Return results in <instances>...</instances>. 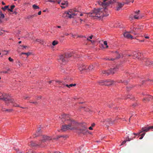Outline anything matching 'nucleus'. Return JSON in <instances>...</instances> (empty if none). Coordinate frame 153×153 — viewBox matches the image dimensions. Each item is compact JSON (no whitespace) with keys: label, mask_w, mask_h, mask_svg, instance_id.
<instances>
[{"label":"nucleus","mask_w":153,"mask_h":153,"mask_svg":"<svg viewBox=\"0 0 153 153\" xmlns=\"http://www.w3.org/2000/svg\"><path fill=\"white\" fill-rule=\"evenodd\" d=\"M106 120V122H108L109 125H113L114 122V120L111 121V120L110 119H107Z\"/></svg>","instance_id":"393cba45"},{"label":"nucleus","mask_w":153,"mask_h":153,"mask_svg":"<svg viewBox=\"0 0 153 153\" xmlns=\"http://www.w3.org/2000/svg\"><path fill=\"white\" fill-rule=\"evenodd\" d=\"M143 132V131H139L138 133V134H141V133Z\"/></svg>","instance_id":"bf43d9fd"},{"label":"nucleus","mask_w":153,"mask_h":153,"mask_svg":"<svg viewBox=\"0 0 153 153\" xmlns=\"http://www.w3.org/2000/svg\"><path fill=\"white\" fill-rule=\"evenodd\" d=\"M64 35L66 36H68L69 35V34L67 33H64Z\"/></svg>","instance_id":"4d7b16f0"},{"label":"nucleus","mask_w":153,"mask_h":153,"mask_svg":"<svg viewBox=\"0 0 153 153\" xmlns=\"http://www.w3.org/2000/svg\"><path fill=\"white\" fill-rule=\"evenodd\" d=\"M31 54H32V53L31 52H30L25 53V54L27 55V56H29Z\"/></svg>","instance_id":"a19ab883"},{"label":"nucleus","mask_w":153,"mask_h":153,"mask_svg":"<svg viewBox=\"0 0 153 153\" xmlns=\"http://www.w3.org/2000/svg\"><path fill=\"white\" fill-rule=\"evenodd\" d=\"M4 17V14L0 12V23L2 22L1 19L3 18Z\"/></svg>","instance_id":"c756f323"},{"label":"nucleus","mask_w":153,"mask_h":153,"mask_svg":"<svg viewBox=\"0 0 153 153\" xmlns=\"http://www.w3.org/2000/svg\"><path fill=\"white\" fill-rule=\"evenodd\" d=\"M29 145L32 147L36 146H40L42 147L41 146V143L40 141L39 143H36L34 141H32L30 143Z\"/></svg>","instance_id":"ddd939ff"},{"label":"nucleus","mask_w":153,"mask_h":153,"mask_svg":"<svg viewBox=\"0 0 153 153\" xmlns=\"http://www.w3.org/2000/svg\"><path fill=\"white\" fill-rule=\"evenodd\" d=\"M61 4L62 6L65 5V6H62L61 7L62 8H65L66 7H67L68 6V3L67 1H65L64 2L61 3Z\"/></svg>","instance_id":"6ab92c4d"},{"label":"nucleus","mask_w":153,"mask_h":153,"mask_svg":"<svg viewBox=\"0 0 153 153\" xmlns=\"http://www.w3.org/2000/svg\"><path fill=\"white\" fill-rule=\"evenodd\" d=\"M41 11H40L38 13V15H40L41 14Z\"/></svg>","instance_id":"5fc2aeb1"},{"label":"nucleus","mask_w":153,"mask_h":153,"mask_svg":"<svg viewBox=\"0 0 153 153\" xmlns=\"http://www.w3.org/2000/svg\"><path fill=\"white\" fill-rule=\"evenodd\" d=\"M96 65L95 64H94V65H91L89 66L88 67V69L89 70H92V69H93L94 68H95L96 67Z\"/></svg>","instance_id":"bb28decb"},{"label":"nucleus","mask_w":153,"mask_h":153,"mask_svg":"<svg viewBox=\"0 0 153 153\" xmlns=\"http://www.w3.org/2000/svg\"><path fill=\"white\" fill-rule=\"evenodd\" d=\"M130 33H131L130 31L129 32H126L124 33L123 35L125 37L128 39H134V37H133Z\"/></svg>","instance_id":"9b49d317"},{"label":"nucleus","mask_w":153,"mask_h":153,"mask_svg":"<svg viewBox=\"0 0 153 153\" xmlns=\"http://www.w3.org/2000/svg\"><path fill=\"white\" fill-rule=\"evenodd\" d=\"M3 72V73H5V74L8 73L7 71H3V72Z\"/></svg>","instance_id":"603ef678"},{"label":"nucleus","mask_w":153,"mask_h":153,"mask_svg":"<svg viewBox=\"0 0 153 153\" xmlns=\"http://www.w3.org/2000/svg\"><path fill=\"white\" fill-rule=\"evenodd\" d=\"M132 87L131 86H129L128 87H127V90L128 91H129L130 90V89L132 88Z\"/></svg>","instance_id":"79ce46f5"},{"label":"nucleus","mask_w":153,"mask_h":153,"mask_svg":"<svg viewBox=\"0 0 153 153\" xmlns=\"http://www.w3.org/2000/svg\"><path fill=\"white\" fill-rule=\"evenodd\" d=\"M80 22H81V23H82V21L84 22V21H83V20L82 19H80Z\"/></svg>","instance_id":"052dcab7"},{"label":"nucleus","mask_w":153,"mask_h":153,"mask_svg":"<svg viewBox=\"0 0 153 153\" xmlns=\"http://www.w3.org/2000/svg\"><path fill=\"white\" fill-rule=\"evenodd\" d=\"M13 106L15 107H20L19 105L16 103H14L13 105Z\"/></svg>","instance_id":"a18cd8bd"},{"label":"nucleus","mask_w":153,"mask_h":153,"mask_svg":"<svg viewBox=\"0 0 153 153\" xmlns=\"http://www.w3.org/2000/svg\"><path fill=\"white\" fill-rule=\"evenodd\" d=\"M48 1L51 2H55L56 1L57 2V3L59 4H60V3L61 2V0H59V1H57V0H48Z\"/></svg>","instance_id":"cd10ccee"},{"label":"nucleus","mask_w":153,"mask_h":153,"mask_svg":"<svg viewBox=\"0 0 153 153\" xmlns=\"http://www.w3.org/2000/svg\"><path fill=\"white\" fill-rule=\"evenodd\" d=\"M76 128V124L74 121H71V123L68 125H62L61 128L62 130L65 131L67 130H73Z\"/></svg>","instance_id":"f03ea898"},{"label":"nucleus","mask_w":153,"mask_h":153,"mask_svg":"<svg viewBox=\"0 0 153 153\" xmlns=\"http://www.w3.org/2000/svg\"><path fill=\"white\" fill-rule=\"evenodd\" d=\"M7 100H4L5 102L7 104L9 103H13L14 101V100L13 99H9L7 98Z\"/></svg>","instance_id":"412c9836"},{"label":"nucleus","mask_w":153,"mask_h":153,"mask_svg":"<svg viewBox=\"0 0 153 153\" xmlns=\"http://www.w3.org/2000/svg\"><path fill=\"white\" fill-rule=\"evenodd\" d=\"M145 37L146 39H149V37L148 36H146Z\"/></svg>","instance_id":"338daca9"},{"label":"nucleus","mask_w":153,"mask_h":153,"mask_svg":"<svg viewBox=\"0 0 153 153\" xmlns=\"http://www.w3.org/2000/svg\"><path fill=\"white\" fill-rule=\"evenodd\" d=\"M79 68L80 71H83L86 70V67L83 65H79Z\"/></svg>","instance_id":"aec40b11"},{"label":"nucleus","mask_w":153,"mask_h":153,"mask_svg":"<svg viewBox=\"0 0 153 153\" xmlns=\"http://www.w3.org/2000/svg\"><path fill=\"white\" fill-rule=\"evenodd\" d=\"M114 82L113 81L111 80H104L99 81V83L102 85H105L108 86L112 85Z\"/></svg>","instance_id":"0eeeda50"},{"label":"nucleus","mask_w":153,"mask_h":153,"mask_svg":"<svg viewBox=\"0 0 153 153\" xmlns=\"http://www.w3.org/2000/svg\"><path fill=\"white\" fill-rule=\"evenodd\" d=\"M57 82L59 83L60 85H61L59 86V87L62 88H63L64 86H66L67 87H68L69 88H70V87H72L73 86H75L76 85V84H71L69 85L68 84H65L62 82H61L59 81H56Z\"/></svg>","instance_id":"9d476101"},{"label":"nucleus","mask_w":153,"mask_h":153,"mask_svg":"<svg viewBox=\"0 0 153 153\" xmlns=\"http://www.w3.org/2000/svg\"><path fill=\"white\" fill-rule=\"evenodd\" d=\"M92 127L91 126H90V127L89 128V129H90V130H93V128H92Z\"/></svg>","instance_id":"6e6d98bb"},{"label":"nucleus","mask_w":153,"mask_h":153,"mask_svg":"<svg viewBox=\"0 0 153 153\" xmlns=\"http://www.w3.org/2000/svg\"><path fill=\"white\" fill-rule=\"evenodd\" d=\"M132 98L131 97L130 95H128L127 98H126V99L128 98H131V99Z\"/></svg>","instance_id":"3c124183"},{"label":"nucleus","mask_w":153,"mask_h":153,"mask_svg":"<svg viewBox=\"0 0 153 153\" xmlns=\"http://www.w3.org/2000/svg\"><path fill=\"white\" fill-rule=\"evenodd\" d=\"M17 64L19 66H20L21 65H22V64L19 62H18L17 63Z\"/></svg>","instance_id":"8fccbe9b"},{"label":"nucleus","mask_w":153,"mask_h":153,"mask_svg":"<svg viewBox=\"0 0 153 153\" xmlns=\"http://www.w3.org/2000/svg\"><path fill=\"white\" fill-rule=\"evenodd\" d=\"M124 82V80L122 81V80H120V81L119 82Z\"/></svg>","instance_id":"680f3d73"},{"label":"nucleus","mask_w":153,"mask_h":153,"mask_svg":"<svg viewBox=\"0 0 153 153\" xmlns=\"http://www.w3.org/2000/svg\"><path fill=\"white\" fill-rule=\"evenodd\" d=\"M117 68L116 67L113 69H111L110 70H109L106 71H102V73L103 74H105V76H108L110 74H114L115 72L117 71Z\"/></svg>","instance_id":"423d86ee"},{"label":"nucleus","mask_w":153,"mask_h":153,"mask_svg":"<svg viewBox=\"0 0 153 153\" xmlns=\"http://www.w3.org/2000/svg\"><path fill=\"white\" fill-rule=\"evenodd\" d=\"M150 128H149V126H145L142 127L141 128V130L143 132H147L150 129Z\"/></svg>","instance_id":"f3484780"},{"label":"nucleus","mask_w":153,"mask_h":153,"mask_svg":"<svg viewBox=\"0 0 153 153\" xmlns=\"http://www.w3.org/2000/svg\"><path fill=\"white\" fill-rule=\"evenodd\" d=\"M116 54L117 55V56L116 58H111L110 59H108L110 60L113 61L115 59L120 58L121 56V55L120 54H118L117 51L116 52Z\"/></svg>","instance_id":"b1692460"},{"label":"nucleus","mask_w":153,"mask_h":153,"mask_svg":"<svg viewBox=\"0 0 153 153\" xmlns=\"http://www.w3.org/2000/svg\"><path fill=\"white\" fill-rule=\"evenodd\" d=\"M32 7H33V8L34 9H37L39 8V6L37 5H36L35 4H33L32 6Z\"/></svg>","instance_id":"c9c22d12"},{"label":"nucleus","mask_w":153,"mask_h":153,"mask_svg":"<svg viewBox=\"0 0 153 153\" xmlns=\"http://www.w3.org/2000/svg\"><path fill=\"white\" fill-rule=\"evenodd\" d=\"M149 127V128H150V129H153V126H150Z\"/></svg>","instance_id":"0e129e2a"},{"label":"nucleus","mask_w":153,"mask_h":153,"mask_svg":"<svg viewBox=\"0 0 153 153\" xmlns=\"http://www.w3.org/2000/svg\"><path fill=\"white\" fill-rule=\"evenodd\" d=\"M143 28L142 25L137 26L136 27H133L131 28L130 33L135 35L138 34L137 32L141 31Z\"/></svg>","instance_id":"39448f33"},{"label":"nucleus","mask_w":153,"mask_h":153,"mask_svg":"<svg viewBox=\"0 0 153 153\" xmlns=\"http://www.w3.org/2000/svg\"><path fill=\"white\" fill-rule=\"evenodd\" d=\"M8 59L10 61L12 62L13 61V59L11 58L10 57H9L8 58Z\"/></svg>","instance_id":"49530a36"},{"label":"nucleus","mask_w":153,"mask_h":153,"mask_svg":"<svg viewBox=\"0 0 153 153\" xmlns=\"http://www.w3.org/2000/svg\"><path fill=\"white\" fill-rule=\"evenodd\" d=\"M2 4L3 5H5V3H4L3 1H2Z\"/></svg>","instance_id":"e2e57ef3"},{"label":"nucleus","mask_w":153,"mask_h":153,"mask_svg":"<svg viewBox=\"0 0 153 153\" xmlns=\"http://www.w3.org/2000/svg\"><path fill=\"white\" fill-rule=\"evenodd\" d=\"M131 139L129 138L128 137H127L126 138V141H130L131 140Z\"/></svg>","instance_id":"c03bdc74"},{"label":"nucleus","mask_w":153,"mask_h":153,"mask_svg":"<svg viewBox=\"0 0 153 153\" xmlns=\"http://www.w3.org/2000/svg\"><path fill=\"white\" fill-rule=\"evenodd\" d=\"M130 2V1L128 0H126V1L124 2L125 3V4H128V3H129Z\"/></svg>","instance_id":"de8ad7c7"},{"label":"nucleus","mask_w":153,"mask_h":153,"mask_svg":"<svg viewBox=\"0 0 153 153\" xmlns=\"http://www.w3.org/2000/svg\"><path fill=\"white\" fill-rule=\"evenodd\" d=\"M73 56V53H65L64 54L61 55L59 59V62L61 63H65L68 61L69 58Z\"/></svg>","instance_id":"7ed1b4c3"},{"label":"nucleus","mask_w":153,"mask_h":153,"mask_svg":"<svg viewBox=\"0 0 153 153\" xmlns=\"http://www.w3.org/2000/svg\"><path fill=\"white\" fill-rule=\"evenodd\" d=\"M140 10H138L137 11H136L135 12V13L136 14L134 16V19H139V16H138L137 15L139 14V13L140 12Z\"/></svg>","instance_id":"4be33fe9"},{"label":"nucleus","mask_w":153,"mask_h":153,"mask_svg":"<svg viewBox=\"0 0 153 153\" xmlns=\"http://www.w3.org/2000/svg\"><path fill=\"white\" fill-rule=\"evenodd\" d=\"M152 97L149 95H147L145 98H144L143 99L144 101H149L150 100V99L152 98Z\"/></svg>","instance_id":"5701e85b"},{"label":"nucleus","mask_w":153,"mask_h":153,"mask_svg":"<svg viewBox=\"0 0 153 153\" xmlns=\"http://www.w3.org/2000/svg\"><path fill=\"white\" fill-rule=\"evenodd\" d=\"M142 61L146 63V65L149 67H151L153 64V62L149 60L146 59V58L142 59L141 58L140 59Z\"/></svg>","instance_id":"1a4fd4ad"},{"label":"nucleus","mask_w":153,"mask_h":153,"mask_svg":"<svg viewBox=\"0 0 153 153\" xmlns=\"http://www.w3.org/2000/svg\"><path fill=\"white\" fill-rule=\"evenodd\" d=\"M95 125V124L94 123L92 124L91 125V127H94V126Z\"/></svg>","instance_id":"13d9d810"},{"label":"nucleus","mask_w":153,"mask_h":153,"mask_svg":"<svg viewBox=\"0 0 153 153\" xmlns=\"http://www.w3.org/2000/svg\"><path fill=\"white\" fill-rule=\"evenodd\" d=\"M15 7V6L14 5H12L10 7V8H9L8 9V11H10V12H13V10L14 8Z\"/></svg>","instance_id":"7c9ffc66"},{"label":"nucleus","mask_w":153,"mask_h":153,"mask_svg":"<svg viewBox=\"0 0 153 153\" xmlns=\"http://www.w3.org/2000/svg\"><path fill=\"white\" fill-rule=\"evenodd\" d=\"M58 43V42L57 41H54L52 42V45L53 46H55Z\"/></svg>","instance_id":"e433bc0d"},{"label":"nucleus","mask_w":153,"mask_h":153,"mask_svg":"<svg viewBox=\"0 0 153 153\" xmlns=\"http://www.w3.org/2000/svg\"><path fill=\"white\" fill-rule=\"evenodd\" d=\"M145 134V133H143L142 134H141V135H140L141 137L139 138L140 139H142L143 138Z\"/></svg>","instance_id":"58836bf2"},{"label":"nucleus","mask_w":153,"mask_h":153,"mask_svg":"<svg viewBox=\"0 0 153 153\" xmlns=\"http://www.w3.org/2000/svg\"><path fill=\"white\" fill-rule=\"evenodd\" d=\"M8 95L7 94H3L0 93V99L3 100L4 101L7 100V97Z\"/></svg>","instance_id":"dca6fc26"},{"label":"nucleus","mask_w":153,"mask_h":153,"mask_svg":"<svg viewBox=\"0 0 153 153\" xmlns=\"http://www.w3.org/2000/svg\"><path fill=\"white\" fill-rule=\"evenodd\" d=\"M134 19V17H133V15H131L129 17V19L130 20L133 19Z\"/></svg>","instance_id":"37998d69"},{"label":"nucleus","mask_w":153,"mask_h":153,"mask_svg":"<svg viewBox=\"0 0 153 153\" xmlns=\"http://www.w3.org/2000/svg\"><path fill=\"white\" fill-rule=\"evenodd\" d=\"M62 137L64 138H65L66 137V136H63V135H59V136H57L56 138H53L52 139L53 140H55V139L57 140L59 138H60V137Z\"/></svg>","instance_id":"473e14b6"},{"label":"nucleus","mask_w":153,"mask_h":153,"mask_svg":"<svg viewBox=\"0 0 153 153\" xmlns=\"http://www.w3.org/2000/svg\"><path fill=\"white\" fill-rule=\"evenodd\" d=\"M37 16L36 14H33L31 15H29L27 16L26 17V19H32V18H33L34 17L36 16Z\"/></svg>","instance_id":"a878e982"},{"label":"nucleus","mask_w":153,"mask_h":153,"mask_svg":"<svg viewBox=\"0 0 153 153\" xmlns=\"http://www.w3.org/2000/svg\"><path fill=\"white\" fill-rule=\"evenodd\" d=\"M87 128L86 127H84L78 130L77 132L79 133H82L85 134L86 133Z\"/></svg>","instance_id":"2eb2a0df"},{"label":"nucleus","mask_w":153,"mask_h":153,"mask_svg":"<svg viewBox=\"0 0 153 153\" xmlns=\"http://www.w3.org/2000/svg\"><path fill=\"white\" fill-rule=\"evenodd\" d=\"M102 1H99V4L103 7L104 8L103 10L102 9H94L92 12L91 13V16L94 17H95L98 18H100L101 16H106L109 15L107 12L106 7L108 6L110 4H112L115 1V0H100Z\"/></svg>","instance_id":"f257e3e1"},{"label":"nucleus","mask_w":153,"mask_h":153,"mask_svg":"<svg viewBox=\"0 0 153 153\" xmlns=\"http://www.w3.org/2000/svg\"><path fill=\"white\" fill-rule=\"evenodd\" d=\"M9 7V5L6 6H4L3 7H2L1 9L4 11H5L6 10H8V9H9V8H8Z\"/></svg>","instance_id":"f704fd0d"},{"label":"nucleus","mask_w":153,"mask_h":153,"mask_svg":"<svg viewBox=\"0 0 153 153\" xmlns=\"http://www.w3.org/2000/svg\"><path fill=\"white\" fill-rule=\"evenodd\" d=\"M77 14L74 13L72 10L70 9L68 11H65L62 15L63 17L65 18H71L74 17Z\"/></svg>","instance_id":"20e7f679"},{"label":"nucleus","mask_w":153,"mask_h":153,"mask_svg":"<svg viewBox=\"0 0 153 153\" xmlns=\"http://www.w3.org/2000/svg\"><path fill=\"white\" fill-rule=\"evenodd\" d=\"M13 110L11 109H5L3 110V111H7L8 112H11Z\"/></svg>","instance_id":"4c0bfd02"},{"label":"nucleus","mask_w":153,"mask_h":153,"mask_svg":"<svg viewBox=\"0 0 153 153\" xmlns=\"http://www.w3.org/2000/svg\"><path fill=\"white\" fill-rule=\"evenodd\" d=\"M36 41L37 42L40 43L41 44H42V45L43 44V42L42 40H41V39H38L36 40Z\"/></svg>","instance_id":"72a5a7b5"},{"label":"nucleus","mask_w":153,"mask_h":153,"mask_svg":"<svg viewBox=\"0 0 153 153\" xmlns=\"http://www.w3.org/2000/svg\"><path fill=\"white\" fill-rule=\"evenodd\" d=\"M104 44L106 45L105 48H108V46L107 45V42L106 41H105L103 42Z\"/></svg>","instance_id":"ea45409f"},{"label":"nucleus","mask_w":153,"mask_h":153,"mask_svg":"<svg viewBox=\"0 0 153 153\" xmlns=\"http://www.w3.org/2000/svg\"><path fill=\"white\" fill-rule=\"evenodd\" d=\"M93 37V35H91L90 36H89V37L87 39V40H88V41H90L92 43H93L94 42V41H93V40H90V39H92V37Z\"/></svg>","instance_id":"2f4dec72"},{"label":"nucleus","mask_w":153,"mask_h":153,"mask_svg":"<svg viewBox=\"0 0 153 153\" xmlns=\"http://www.w3.org/2000/svg\"><path fill=\"white\" fill-rule=\"evenodd\" d=\"M127 55L129 56H132L134 57V59H135L136 58H138V53L136 52H134L132 55Z\"/></svg>","instance_id":"a211bd4d"},{"label":"nucleus","mask_w":153,"mask_h":153,"mask_svg":"<svg viewBox=\"0 0 153 153\" xmlns=\"http://www.w3.org/2000/svg\"><path fill=\"white\" fill-rule=\"evenodd\" d=\"M30 102L34 104H37V102Z\"/></svg>","instance_id":"864d4df0"},{"label":"nucleus","mask_w":153,"mask_h":153,"mask_svg":"<svg viewBox=\"0 0 153 153\" xmlns=\"http://www.w3.org/2000/svg\"><path fill=\"white\" fill-rule=\"evenodd\" d=\"M41 132V129H38V130L36 132V133H35V136L34 137H35L37 136H38L39 134Z\"/></svg>","instance_id":"c85d7f7f"},{"label":"nucleus","mask_w":153,"mask_h":153,"mask_svg":"<svg viewBox=\"0 0 153 153\" xmlns=\"http://www.w3.org/2000/svg\"><path fill=\"white\" fill-rule=\"evenodd\" d=\"M60 118L62 119V121L63 122L64 120H70L71 121H73L71 120L69 116L68 115L66 114H63L61 115V117H60Z\"/></svg>","instance_id":"f8f14e48"},{"label":"nucleus","mask_w":153,"mask_h":153,"mask_svg":"<svg viewBox=\"0 0 153 153\" xmlns=\"http://www.w3.org/2000/svg\"><path fill=\"white\" fill-rule=\"evenodd\" d=\"M125 4V3L124 2H122V3L117 2L116 10L117 11L120 10L121 8L123 7Z\"/></svg>","instance_id":"4468645a"},{"label":"nucleus","mask_w":153,"mask_h":153,"mask_svg":"<svg viewBox=\"0 0 153 153\" xmlns=\"http://www.w3.org/2000/svg\"><path fill=\"white\" fill-rule=\"evenodd\" d=\"M52 140L53 139L47 135H43L40 140V142L42 144V143H44L47 141H49L50 140Z\"/></svg>","instance_id":"6e6552de"},{"label":"nucleus","mask_w":153,"mask_h":153,"mask_svg":"<svg viewBox=\"0 0 153 153\" xmlns=\"http://www.w3.org/2000/svg\"><path fill=\"white\" fill-rule=\"evenodd\" d=\"M23 47L25 48H26L27 47V46H23Z\"/></svg>","instance_id":"774afa93"},{"label":"nucleus","mask_w":153,"mask_h":153,"mask_svg":"<svg viewBox=\"0 0 153 153\" xmlns=\"http://www.w3.org/2000/svg\"><path fill=\"white\" fill-rule=\"evenodd\" d=\"M137 105V104H134L133 105V106H134V107H135V106H136Z\"/></svg>","instance_id":"69168bd1"},{"label":"nucleus","mask_w":153,"mask_h":153,"mask_svg":"<svg viewBox=\"0 0 153 153\" xmlns=\"http://www.w3.org/2000/svg\"><path fill=\"white\" fill-rule=\"evenodd\" d=\"M126 140H124V141L121 144V145H122L124 144L126 142Z\"/></svg>","instance_id":"09e8293b"}]
</instances>
